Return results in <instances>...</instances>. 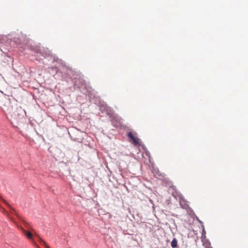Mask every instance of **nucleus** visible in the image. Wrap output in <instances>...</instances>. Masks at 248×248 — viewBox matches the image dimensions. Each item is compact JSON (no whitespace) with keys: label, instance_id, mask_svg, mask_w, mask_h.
I'll return each mask as SVG.
<instances>
[{"label":"nucleus","instance_id":"obj_1","mask_svg":"<svg viewBox=\"0 0 248 248\" xmlns=\"http://www.w3.org/2000/svg\"><path fill=\"white\" fill-rule=\"evenodd\" d=\"M14 41L17 44H26L29 42V39L26 34L20 33L14 38Z\"/></svg>","mask_w":248,"mask_h":248},{"label":"nucleus","instance_id":"obj_5","mask_svg":"<svg viewBox=\"0 0 248 248\" xmlns=\"http://www.w3.org/2000/svg\"><path fill=\"white\" fill-rule=\"evenodd\" d=\"M111 123L112 124L116 127H118L120 125L119 122L117 121L116 118H113L111 119Z\"/></svg>","mask_w":248,"mask_h":248},{"label":"nucleus","instance_id":"obj_3","mask_svg":"<svg viewBox=\"0 0 248 248\" xmlns=\"http://www.w3.org/2000/svg\"><path fill=\"white\" fill-rule=\"evenodd\" d=\"M81 134L82 133L80 131L76 130L75 132L72 133L71 134H70V136L72 140L81 143L83 140Z\"/></svg>","mask_w":248,"mask_h":248},{"label":"nucleus","instance_id":"obj_4","mask_svg":"<svg viewBox=\"0 0 248 248\" xmlns=\"http://www.w3.org/2000/svg\"><path fill=\"white\" fill-rule=\"evenodd\" d=\"M171 189H172V194L173 196L176 199H178L179 200L180 204H181L182 201L183 200L182 199L181 194L176 190L175 188L171 186Z\"/></svg>","mask_w":248,"mask_h":248},{"label":"nucleus","instance_id":"obj_2","mask_svg":"<svg viewBox=\"0 0 248 248\" xmlns=\"http://www.w3.org/2000/svg\"><path fill=\"white\" fill-rule=\"evenodd\" d=\"M129 141L135 146H140V139L137 137V133L134 134L132 132H129L127 134Z\"/></svg>","mask_w":248,"mask_h":248},{"label":"nucleus","instance_id":"obj_8","mask_svg":"<svg viewBox=\"0 0 248 248\" xmlns=\"http://www.w3.org/2000/svg\"><path fill=\"white\" fill-rule=\"evenodd\" d=\"M41 242L46 246V248H50L48 245L46 243V242L42 239H40Z\"/></svg>","mask_w":248,"mask_h":248},{"label":"nucleus","instance_id":"obj_7","mask_svg":"<svg viewBox=\"0 0 248 248\" xmlns=\"http://www.w3.org/2000/svg\"><path fill=\"white\" fill-rule=\"evenodd\" d=\"M26 236L29 239H31L32 238V234L30 231L27 232Z\"/></svg>","mask_w":248,"mask_h":248},{"label":"nucleus","instance_id":"obj_9","mask_svg":"<svg viewBox=\"0 0 248 248\" xmlns=\"http://www.w3.org/2000/svg\"><path fill=\"white\" fill-rule=\"evenodd\" d=\"M52 69H56V70H57V67H52Z\"/></svg>","mask_w":248,"mask_h":248},{"label":"nucleus","instance_id":"obj_6","mask_svg":"<svg viewBox=\"0 0 248 248\" xmlns=\"http://www.w3.org/2000/svg\"><path fill=\"white\" fill-rule=\"evenodd\" d=\"M177 245V241L176 238H173L172 241H171V247L175 248Z\"/></svg>","mask_w":248,"mask_h":248}]
</instances>
